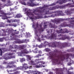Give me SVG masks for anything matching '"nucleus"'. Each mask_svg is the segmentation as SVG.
I'll use <instances>...</instances> for the list:
<instances>
[{
	"label": "nucleus",
	"instance_id": "obj_24",
	"mask_svg": "<svg viewBox=\"0 0 74 74\" xmlns=\"http://www.w3.org/2000/svg\"><path fill=\"white\" fill-rule=\"evenodd\" d=\"M29 62L31 65H33V66H35L36 65V64L34 63V61L32 60H31Z\"/></svg>",
	"mask_w": 74,
	"mask_h": 74
},
{
	"label": "nucleus",
	"instance_id": "obj_36",
	"mask_svg": "<svg viewBox=\"0 0 74 74\" xmlns=\"http://www.w3.org/2000/svg\"><path fill=\"white\" fill-rule=\"evenodd\" d=\"M4 23L3 22H0V27H4Z\"/></svg>",
	"mask_w": 74,
	"mask_h": 74
},
{
	"label": "nucleus",
	"instance_id": "obj_29",
	"mask_svg": "<svg viewBox=\"0 0 74 74\" xmlns=\"http://www.w3.org/2000/svg\"><path fill=\"white\" fill-rule=\"evenodd\" d=\"M44 55V54H43L42 55H41L40 54H38L36 56H35V58H39V57L40 56H43Z\"/></svg>",
	"mask_w": 74,
	"mask_h": 74
},
{
	"label": "nucleus",
	"instance_id": "obj_5",
	"mask_svg": "<svg viewBox=\"0 0 74 74\" xmlns=\"http://www.w3.org/2000/svg\"><path fill=\"white\" fill-rule=\"evenodd\" d=\"M23 11L24 12H25L28 16H29V15H30L31 16H32V17L34 16V14H35V13H36V10H34V11H33V12L32 13L30 12V10H28L27 8L23 9Z\"/></svg>",
	"mask_w": 74,
	"mask_h": 74
},
{
	"label": "nucleus",
	"instance_id": "obj_39",
	"mask_svg": "<svg viewBox=\"0 0 74 74\" xmlns=\"http://www.w3.org/2000/svg\"><path fill=\"white\" fill-rule=\"evenodd\" d=\"M10 48H11V49H14V45H10L9 46Z\"/></svg>",
	"mask_w": 74,
	"mask_h": 74
},
{
	"label": "nucleus",
	"instance_id": "obj_11",
	"mask_svg": "<svg viewBox=\"0 0 74 74\" xmlns=\"http://www.w3.org/2000/svg\"><path fill=\"white\" fill-rule=\"evenodd\" d=\"M51 21L52 22H53V23H55L56 24H58V23H59L60 21H62V19L58 18L56 20L54 19L53 20H51Z\"/></svg>",
	"mask_w": 74,
	"mask_h": 74
},
{
	"label": "nucleus",
	"instance_id": "obj_58",
	"mask_svg": "<svg viewBox=\"0 0 74 74\" xmlns=\"http://www.w3.org/2000/svg\"><path fill=\"white\" fill-rule=\"evenodd\" d=\"M20 70H22V69H23L24 68L23 67V66H20Z\"/></svg>",
	"mask_w": 74,
	"mask_h": 74
},
{
	"label": "nucleus",
	"instance_id": "obj_30",
	"mask_svg": "<svg viewBox=\"0 0 74 74\" xmlns=\"http://www.w3.org/2000/svg\"><path fill=\"white\" fill-rule=\"evenodd\" d=\"M12 13H10V12H9V13H3V14L4 15H12Z\"/></svg>",
	"mask_w": 74,
	"mask_h": 74
},
{
	"label": "nucleus",
	"instance_id": "obj_47",
	"mask_svg": "<svg viewBox=\"0 0 74 74\" xmlns=\"http://www.w3.org/2000/svg\"><path fill=\"white\" fill-rule=\"evenodd\" d=\"M14 62L13 61H11L9 63V64H14Z\"/></svg>",
	"mask_w": 74,
	"mask_h": 74
},
{
	"label": "nucleus",
	"instance_id": "obj_23",
	"mask_svg": "<svg viewBox=\"0 0 74 74\" xmlns=\"http://www.w3.org/2000/svg\"><path fill=\"white\" fill-rule=\"evenodd\" d=\"M39 63V65H36L35 66V67L36 68H39V67H41V66H42V64L41 63Z\"/></svg>",
	"mask_w": 74,
	"mask_h": 74
},
{
	"label": "nucleus",
	"instance_id": "obj_41",
	"mask_svg": "<svg viewBox=\"0 0 74 74\" xmlns=\"http://www.w3.org/2000/svg\"><path fill=\"white\" fill-rule=\"evenodd\" d=\"M44 59V58H41L40 59H36L35 60V61L36 62H37V61H38V60H43Z\"/></svg>",
	"mask_w": 74,
	"mask_h": 74
},
{
	"label": "nucleus",
	"instance_id": "obj_26",
	"mask_svg": "<svg viewBox=\"0 0 74 74\" xmlns=\"http://www.w3.org/2000/svg\"><path fill=\"white\" fill-rule=\"evenodd\" d=\"M16 67V65H12V66L10 65H8V68H9V69L11 68H13V67Z\"/></svg>",
	"mask_w": 74,
	"mask_h": 74
},
{
	"label": "nucleus",
	"instance_id": "obj_33",
	"mask_svg": "<svg viewBox=\"0 0 74 74\" xmlns=\"http://www.w3.org/2000/svg\"><path fill=\"white\" fill-rule=\"evenodd\" d=\"M40 63H41V64H42V63L43 64H45V63L44 62L42 61H40V62L38 61V62H36V64H38Z\"/></svg>",
	"mask_w": 74,
	"mask_h": 74
},
{
	"label": "nucleus",
	"instance_id": "obj_40",
	"mask_svg": "<svg viewBox=\"0 0 74 74\" xmlns=\"http://www.w3.org/2000/svg\"><path fill=\"white\" fill-rule=\"evenodd\" d=\"M45 51L46 52H49V51H51V49H48V48H46L45 49Z\"/></svg>",
	"mask_w": 74,
	"mask_h": 74
},
{
	"label": "nucleus",
	"instance_id": "obj_6",
	"mask_svg": "<svg viewBox=\"0 0 74 74\" xmlns=\"http://www.w3.org/2000/svg\"><path fill=\"white\" fill-rule=\"evenodd\" d=\"M58 37H60L59 38V40H64L66 39H69V37L66 36V35H63L62 34L58 35Z\"/></svg>",
	"mask_w": 74,
	"mask_h": 74
},
{
	"label": "nucleus",
	"instance_id": "obj_28",
	"mask_svg": "<svg viewBox=\"0 0 74 74\" xmlns=\"http://www.w3.org/2000/svg\"><path fill=\"white\" fill-rule=\"evenodd\" d=\"M46 47V45H40L38 46L39 48H42L43 47Z\"/></svg>",
	"mask_w": 74,
	"mask_h": 74
},
{
	"label": "nucleus",
	"instance_id": "obj_15",
	"mask_svg": "<svg viewBox=\"0 0 74 74\" xmlns=\"http://www.w3.org/2000/svg\"><path fill=\"white\" fill-rule=\"evenodd\" d=\"M16 30H14L12 29H10L9 30L7 29L6 30V32L9 33V34H10L11 33H14V32H16Z\"/></svg>",
	"mask_w": 74,
	"mask_h": 74
},
{
	"label": "nucleus",
	"instance_id": "obj_13",
	"mask_svg": "<svg viewBox=\"0 0 74 74\" xmlns=\"http://www.w3.org/2000/svg\"><path fill=\"white\" fill-rule=\"evenodd\" d=\"M29 53V52L27 51L26 49H23L21 51V52L19 53V54H27Z\"/></svg>",
	"mask_w": 74,
	"mask_h": 74
},
{
	"label": "nucleus",
	"instance_id": "obj_22",
	"mask_svg": "<svg viewBox=\"0 0 74 74\" xmlns=\"http://www.w3.org/2000/svg\"><path fill=\"white\" fill-rule=\"evenodd\" d=\"M14 43L15 44H17V43H18V44H21V43H23V42L21 41L20 40H17L16 41H14Z\"/></svg>",
	"mask_w": 74,
	"mask_h": 74
},
{
	"label": "nucleus",
	"instance_id": "obj_57",
	"mask_svg": "<svg viewBox=\"0 0 74 74\" xmlns=\"http://www.w3.org/2000/svg\"><path fill=\"white\" fill-rule=\"evenodd\" d=\"M1 7H3V5L0 3V10H1Z\"/></svg>",
	"mask_w": 74,
	"mask_h": 74
},
{
	"label": "nucleus",
	"instance_id": "obj_20",
	"mask_svg": "<svg viewBox=\"0 0 74 74\" xmlns=\"http://www.w3.org/2000/svg\"><path fill=\"white\" fill-rule=\"evenodd\" d=\"M60 26V27H66V26H68V25L67 24L66 22H64L61 24Z\"/></svg>",
	"mask_w": 74,
	"mask_h": 74
},
{
	"label": "nucleus",
	"instance_id": "obj_17",
	"mask_svg": "<svg viewBox=\"0 0 74 74\" xmlns=\"http://www.w3.org/2000/svg\"><path fill=\"white\" fill-rule=\"evenodd\" d=\"M34 53H42L41 51L38 50V48H35L34 51Z\"/></svg>",
	"mask_w": 74,
	"mask_h": 74
},
{
	"label": "nucleus",
	"instance_id": "obj_12",
	"mask_svg": "<svg viewBox=\"0 0 74 74\" xmlns=\"http://www.w3.org/2000/svg\"><path fill=\"white\" fill-rule=\"evenodd\" d=\"M74 12V9H72L70 10H66L65 13L67 15H70L71 14H73Z\"/></svg>",
	"mask_w": 74,
	"mask_h": 74
},
{
	"label": "nucleus",
	"instance_id": "obj_10",
	"mask_svg": "<svg viewBox=\"0 0 74 74\" xmlns=\"http://www.w3.org/2000/svg\"><path fill=\"white\" fill-rule=\"evenodd\" d=\"M58 8H60L61 9L62 8V6H56L50 7V8H48V9L50 11H52L53 10H56V9H58Z\"/></svg>",
	"mask_w": 74,
	"mask_h": 74
},
{
	"label": "nucleus",
	"instance_id": "obj_38",
	"mask_svg": "<svg viewBox=\"0 0 74 74\" xmlns=\"http://www.w3.org/2000/svg\"><path fill=\"white\" fill-rule=\"evenodd\" d=\"M4 59L5 60H8V59H10V56H6L5 57Z\"/></svg>",
	"mask_w": 74,
	"mask_h": 74
},
{
	"label": "nucleus",
	"instance_id": "obj_55",
	"mask_svg": "<svg viewBox=\"0 0 74 74\" xmlns=\"http://www.w3.org/2000/svg\"><path fill=\"white\" fill-rule=\"evenodd\" d=\"M2 36H6V33H5V32L3 33V34H2Z\"/></svg>",
	"mask_w": 74,
	"mask_h": 74
},
{
	"label": "nucleus",
	"instance_id": "obj_48",
	"mask_svg": "<svg viewBox=\"0 0 74 74\" xmlns=\"http://www.w3.org/2000/svg\"><path fill=\"white\" fill-rule=\"evenodd\" d=\"M5 16L6 17V18H5V19H7L8 18H11L12 17L11 16H8V17H7V16L6 15H5Z\"/></svg>",
	"mask_w": 74,
	"mask_h": 74
},
{
	"label": "nucleus",
	"instance_id": "obj_2",
	"mask_svg": "<svg viewBox=\"0 0 74 74\" xmlns=\"http://www.w3.org/2000/svg\"><path fill=\"white\" fill-rule=\"evenodd\" d=\"M64 31H63L62 29L60 30H57L56 31V32H57V33L55 34V30H54V29H49V30L47 32V33H53V34H52L51 36H50L49 38H51V39L56 40V38H57V37H58V34H59V33L64 34V33H69L68 30L66 28L64 29Z\"/></svg>",
	"mask_w": 74,
	"mask_h": 74
},
{
	"label": "nucleus",
	"instance_id": "obj_21",
	"mask_svg": "<svg viewBox=\"0 0 74 74\" xmlns=\"http://www.w3.org/2000/svg\"><path fill=\"white\" fill-rule=\"evenodd\" d=\"M32 27L34 28V30H36L37 28H38V23H36V27H35V25L34 24H33L32 25Z\"/></svg>",
	"mask_w": 74,
	"mask_h": 74
},
{
	"label": "nucleus",
	"instance_id": "obj_54",
	"mask_svg": "<svg viewBox=\"0 0 74 74\" xmlns=\"http://www.w3.org/2000/svg\"><path fill=\"white\" fill-rule=\"evenodd\" d=\"M8 25L9 26H13V23H10Z\"/></svg>",
	"mask_w": 74,
	"mask_h": 74
},
{
	"label": "nucleus",
	"instance_id": "obj_62",
	"mask_svg": "<svg viewBox=\"0 0 74 74\" xmlns=\"http://www.w3.org/2000/svg\"><path fill=\"white\" fill-rule=\"evenodd\" d=\"M29 18L31 19H34V17H29Z\"/></svg>",
	"mask_w": 74,
	"mask_h": 74
},
{
	"label": "nucleus",
	"instance_id": "obj_3",
	"mask_svg": "<svg viewBox=\"0 0 74 74\" xmlns=\"http://www.w3.org/2000/svg\"><path fill=\"white\" fill-rule=\"evenodd\" d=\"M49 8H50V7L48 8L47 9L45 8L42 9L41 8V9H40L39 10H36L35 15H37V16H35L34 18L37 19H40V18H41V15L42 13L44 12L45 13V14L48 15V14H49V11L48 10H49L48 9Z\"/></svg>",
	"mask_w": 74,
	"mask_h": 74
},
{
	"label": "nucleus",
	"instance_id": "obj_44",
	"mask_svg": "<svg viewBox=\"0 0 74 74\" xmlns=\"http://www.w3.org/2000/svg\"><path fill=\"white\" fill-rule=\"evenodd\" d=\"M12 58H15V55H14V56H10V59Z\"/></svg>",
	"mask_w": 74,
	"mask_h": 74
},
{
	"label": "nucleus",
	"instance_id": "obj_16",
	"mask_svg": "<svg viewBox=\"0 0 74 74\" xmlns=\"http://www.w3.org/2000/svg\"><path fill=\"white\" fill-rule=\"evenodd\" d=\"M23 65L24 66H23V68L24 70H26L27 69H32V66H29V67L28 66H27V64L25 63L23 64Z\"/></svg>",
	"mask_w": 74,
	"mask_h": 74
},
{
	"label": "nucleus",
	"instance_id": "obj_35",
	"mask_svg": "<svg viewBox=\"0 0 74 74\" xmlns=\"http://www.w3.org/2000/svg\"><path fill=\"white\" fill-rule=\"evenodd\" d=\"M73 4V3H68V5H69L70 7H74V5Z\"/></svg>",
	"mask_w": 74,
	"mask_h": 74
},
{
	"label": "nucleus",
	"instance_id": "obj_19",
	"mask_svg": "<svg viewBox=\"0 0 74 74\" xmlns=\"http://www.w3.org/2000/svg\"><path fill=\"white\" fill-rule=\"evenodd\" d=\"M49 27H50L51 28H57L56 27L57 26H56L55 25V24H53L52 23H49Z\"/></svg>",
	"mask_w": 74,
	"mask_h": 74
},
{
	"label": "nucleus",
	"instance_id": "obj_63",
	"mask_svg": "<svg viewBox=\"0 0 74 74\" xmlns=\"http://www.w3.org/2000/svg\"><path fill=\"white\" fill-rule=\"evenodd\" d=\"M14 22V20L10 19V23H13Z\"/></svg>",
	"mask_w": 74,
	"mask_h": 74
},
{
	"label": "nucleus",
	"instance_id": "obj_45",
	"mask_svg": "<svg viewBox=\"0 0 74 74\" xmlns=\"http://www.w3.org/2000/svg\"><path fill=\"white\" fill-rule=\"evenodd\" d=\"M56 5V3H52L51 4L49 5V6H52L53 5Z\"/></svg>",
	"mask_w": 74,
	"mask_h": 74
},
{
	"label": "nucleus",
	"instance_id": "obj_32",
	"mask_svg": "<svg viewBox=\"0 0 74 74\" xmlns=\"http://www.w3.org/2000/svg\"><path fill=\"white\" fill-rule=\"evenodd\" d=\"M49 6H49V5H44L41 8H42V9H43V8H48Z\"/></svg>",
	"mask_w": 74,
	"mask_h": 74
},
{
	"label": "nucleus",
	"instance_id": "obj_34",
	"mask_svg": "<svg viewBox=\"0 0 74 74\" xmlns=\"http://www.w3.org/2000/svg\"><path fill=\"white\" fill-rule=\"evenodd\" d=\"M0 49H1V51H3L4 52H5L7 51V49L4 48H0Z\"/></svg>",
	"mask_w": 74,
	"mask_h": 74
},
{
	"label": "nucleus",
	"instance_id": "obj_42",
	"mask_svg": "<svg viewBox=\"0 0 74 74\" xmlns=\"http://www.w3.org/2000/svg\"><path fill=\"white\" fill-rule=\"evenodd\" d=\"M44 44H45L44 45H46V46H47V45H48L49 44L48 42L47 41L44 42Z\"/></svg>",
	"mask_w": 74,
	"mask_h": 74
},
{
	"label": "nucleus",
	"instance_id": "obj_31",
	"mask_svg": "<svg viewBox=\"0 0 74 74\" xmlns=\"http://www.w3.org/2000/svg\"><path fill=\"white\" fill-rule=\"evenodd\" d=\"M56 12L58 14H59V15H61V12H63L62 11H60V10H58L56 11Z\"/></svg>",
	"mask_w": 74,
	"mask_h": 74
},
{
	"label": "nucleus",
	"instance_id": "obj_43",
	"mask_svg": "<svg viewBox=\"0 0 74 74\" xmlns=\"http://www.w3.org/2000/svg\"><path fill=\"white\" fill-rule=\"evenodd\" d=\"M57 14H52L51 15V17L54 18L55 16H57Z\"/></svg>",
	"mask_w": 74,
	"mask_h": 74
},
{
	"label": "nucleus",
	"instance_id": "obj_56",
	"mask_svg": "<svg viewBox=\"0 0 74 74\" xmlns=\"http://www.w3.org/2000/svg\"><path fill=\"white\" fill-rule=\"evenodd\" d=\"M25 27H26L25 25L24 24H23V25H22L21 27L22 28H23V27L25 28Z\"/></svg>",
	"mask_w": 74,
	"mask_h": 74
},
{
	"label": "nucleus",
	"instance_id": "obj_14",
	"mask_svg": "<svg viewBox=\"0 0 74 74\" xmlns=\"http://www.w3.org/2000/svg\"><path fill=\"white\" fill-rule=\"evenodd\" d=\"M68 1V0H60L57 1L56 3V4L57 3H59L60 4H62L63 3H66Z\"/></svg>",
	"mask_w": 74,
	"mask_h": 74
},
{
	"label": "nucleus",
	"instance_id": "obj_18",
	"mask_svg": "<svg viewBox=\"0 0 74 74\" xmlns=\"http://www.w3.org/2000/svg\"><path fill=\"white\" fill-rule=\"evenodd\" d=\"M47 25H44V28H42V27H40L38 29V30L40 31V32H43L44 30V29L47 28Z\"/></svg>",
	"mask_w": 74,
	"mask_h": 74
},
{
	"label": "nucleus",
	"instance_id": "obj_46",
	"mask_svg": "<svg viewBox=\"0 0 74 74\" xmlns=\"http://www.w3.org/2000/svg\"><path fill=\"white\" fill-rule=\"evenodd\" d=\"M23 48H24V45H22L20 47V49H23Z\"/></svg>",
	"mask_w": 74,
	"mask_h": 74
},
{
	"label": "nucleus",
	"instance_id": "obj_4",
	"mask_svg": "<svg viewBox=\"0 0 74 74\" xmlns=\"http://www.w3.org/2000/svg\"><path fill=\"white\" fill-rule=\"evenodd\" d=\"M51 44L52 45V46L53 45L55 47H56L58 45V48H60L61 49H62V48H64V47H66V46L67 45V43L65 42L62 44H60L59 43V42H55L51 43Z\"/></svg>",
	"mask_w": 74,
	"mask_h": 74
},
{
	"label": "nucleus",
	"instance_id": "obj_1",
	"mask_svg": "<svg viewBox=\"0 0 74 74\" xmlns=\"http://www.w3.org/2000/svg\"><path fill=\"white\" fill-rule=\"evenodd\" d=\"M58 52V50L56 49L54 50V60L58 64L60 63V61H63L65 59V56H66V59H67L69 58L71 56L74 57V54L71 53L67 54L65 55L61 54L58 55L56 54V53Z\"/></svg>",
	"mask_w": 74,
	"mask_h": 74
},
{
	"label": "nucleus",
	"instance_id": "obj_7",
	"mask_svg": "<svg viewBox=\"0 0 74 74\" xmlns=\"http://www.w3.org/2000/svg\"><path fill=\"white\" fill-rule=\"evenodd\" d=\"M53 70L56 71V74H64L63 72V69L61 68H56L53 69Z\"/></svg>",
	"mask_w": 74,
	"mask_h": 74
},
{
	"label": "nucleus",
	"instance_id": "obj_60",
	"mask_svg": "<svg viewBox=\"0 0 74 74\" xmlns=\"http://www.w3.org/2000/svg\"><path fill=\"white\" fill-rule=\"evenodd\" d=\"M7 22L9 23H11V20H8Z\"/></svg>",
	"mask_w": 74,
	"mask_h": 74
},
{
	"label": "nucleus",
	"instance_id": "obj_51",
	"mask_svg": "<svg viewBox=\"0 0 74 74\" xmlns=\"http://www.w3.org/2000/svg\"><path fill=\"white\" fill-rule=\"evenodd\" d=\"M18 22V20L14 19L13 20V22Z\"/></svg>",
	"mask_w": 74,
	"mask_h": 74
},
{
	"label": "nucleus",
	"instance_id": "obj_9",
	"mask_svg": "<svg viewBox=\"0 0 74 74\" xmlns=\"http://www.w3.org/2000/svg\"><path fill=\"white\" fill-rule=\"evenodd\" d=\"M34 0H30L29 1L30 2H28L27 3V5L30 7H34V6H36V5H38L39 4H37V5L34 4L33 1H34Z\"/></svg>",
	"mask_w": 74,
	"mask_h": 74
},
{
	"label": "nucleus",
	"instance_id": "obj_53",
	"mask_svg": "<svg viewBox=\"0 0 74 74\" xmlns=\"http://www.w3.org/2000/svg\"><path fill=\"white\" fill-rule=\"evenodd\" d=\"M37 36L38 37V38L37 39L38 40V41H39V42H41L40 39V38H39V36H38V35H37Z\"/></svg>",
	"mask_w": 74,
	"mask_h": 74
},
{
	"label": "nucleus",
	"instance_id": "obj_25",
	"mask_svg": "<svg viewBox=\"0 0 74 74\" xmlns=\"http://www.w3.org/2000/svg\"><path fill=\"white\" fill-rule=\"evenodd\" d=\"M22 16L21 15V14H17L15 17V18H21L22 17Z\"/></svg>",
	"mask_w": 74,
	"mask_h": 74
},
{
	"label": "nucleus",
	"instance_id": "obj_52",
	"mask_svg": "<svg viewBox=\"0 0 74 74\" xmlns=\"http://www.w3.org/2000/svg\"><path fill=\"white\" fill-rule=\"evenodd\" d=\"M0 51H1V56H2V53H3V51L1 50V49H0Z\"/></svg>",
	"mask_w": 74,
	"mask_h": 74
},
{
	"label": "nucleus",
	"instance_id": "obj_27",
	"mask_svg": "<svg viewBox=\"0 0 74 74\" xmlns=\"http://www.w3.org/2000/svg\"><path fill=\"white\" fill-rule=\"evenodd\" d=\"M33 73H35V74H41V72L37 71H32Z\"/></svg>",
	"mask_w": 74,
	"mask_h": 74
},
{
	"label": "nucleus",
	"instance_id": "obj_50",
	"mask_svg": "<svg viewBox=\"0 0 74 74\" xmlns=\"http://www.w3.org/2000/svg\"><path fill=\"white\" fill-rule=\"evenodd\" d=\"M16 24L15 23H13V26H14V27H16Z\"/></svg>",
	"mask_w": 74,
	"mask_h": 74
},
{
	"label": "nucleus",
	"instance_id": "obj_37",
	"mask_svg": "<svg viewBox=\"0 0 74 74\" xmlns=\"http://www.w3.org/2000/svg\"><path fill=\"white\" fill-rule=\"evenodd\" d=\"M14 53H7L6 55H8V56H11V55H13L14 54Z\"/></svg>",
	"mask_w": 74,
	"mask_h": 74
},
{
	"label": "nucleus",
	"instance_id": "obj_49",
	"mask_svg": "<svg viewBox=\"0 0 74 74\" xmlns=\"http://www.w3.org/2000/svg\"><path fill=\"white\" fill-rule=\"evenodd\" d=\"M18 46L16 45H14V48H15V49H16V48H18Z\"/></svg>",
	"mask_w": 74,
	"mask_h": 74
},
{
	"label": "nucleus",
	"instance_id": "obj_64",
	"mask_svg": "<svg viewBox=\"0 0 74 74\" xmlns=\"http://www.w3.org/2000/svg\"><path fill=\"white\" fill-rule=\"evenodd\" d=\"M13 74H18V72H16L14 73H13Z\"/></svg>",
	"mask_w": 74,
	"mask_h": 74
},
{
	"label": "nucleus",
	"instance_id": "obj_59",
	"mask_svg": "<svg viewBox=\"0 0 74 74\" xmlns=\"http://www.w3.org/2000/svg\"><path fill=\"white\" fill-rule=\"evenodd\" d=\"M3 39L2 38H0V42H3Z\"/></svg>",
	"mask_w": 74,
	"mask_h": 74
},
{
	"label": "nucleus",
	"instance_id": "obj_61",
	"mask_svg": "<svg viewBox=\"0 0 74 74\" xmlns=\"http://www.w3.org/2000/svg\"><path fill=\"white\" fill-rule=\"evenodd\" d=\"M21 31L22 32H24V31H25V28H23L22 29H21Z\"/></svg>",
	"mask_w": 74,
	"mask_h": 74
},
{
	"label": "nucleus",
	"instance_id": "obj_8",
	"mask_svg": "<svg viewBox=\"0 0 74 74\" xmlns=\"http://www.w3.org/2000/svg\"><path fill=\"white\" fill-rule=\"evenodd\" d=\"M19 33V31H17L16 32H14V33L11 34V35L13 36V37L10 39L11 40H14V39H15L16 37H18L19 36L18 35H15V34H18Z\"/></svg>",
	"mask_w": 74,
	"mask_h": 74
}]
</instances>
